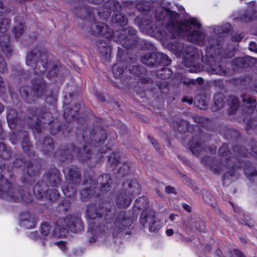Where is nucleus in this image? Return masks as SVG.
<instances>
[{"label": "nucleus", "instance_id": "42", "mask_svg": "<svg viewBox=\"0 0 257 257\" xmlns=\"http://www.w3.org/2000/svg\"><path fill=\"white\" fill-rule=\"evenodd\" d=\"M128 70L130 73L135 75H139V67L137 66H131L129 67Z\"/></svg>", "mask_w": 257, "mask_h": 257}, {"label": "nucleus", "instance_id": "57", "mask_svg": "<svg viewBox=\"0 0 257 257\" xmlns=\"http://www.w3.org/2000/svg\"><path fill=\"white\" fill-rule=\"evenodd\" d=\"M226 146L225 145H223L222 147H221L219 149V153L220 154V155H223V152L226 150Z\"/></svg>", "mask_w": 257, "mask_h": 257}, {"label": "nucleus", "instance_id": "15", "mask_svg": "<svg viewBox=\"0 0 257 257\" xmlns=\"http://www.w3.org/2000/svg\"><path fill=\"white\" fill-rule=\"evenodd\" d=\"M257 61L254 58L246 56L243 58H238L235 59L233 63L237 67H245L256 64Z\"/></svg>", "mask_w": 257, "mask_h": 257}, {"label": "nucleus", "instance_id": "5", "mask_svg": "<svg viewBox=\"0 0 257 257\" xmlns=\"http://www.w3.org/2000/svg\"><path fill=\"white\" fill-rule=\"evenodd\" d=\"M59 224L62 228H60L61 236H65L68 233V229L77 233L83 229V225L81 219L77 216L68 215L63 220H60Z\"/></svg>", "mask_w": 257, "mask_h": 257}, {"label": "nucleus", "instance_id": "1", "mask_svg": "<svg viewBox=\"0 0 257 257\" xmlns=\"http://www.w3.org/2000/svg\"><path fill=\"white\" fill-rule=\"evenodd\" d=\"M167 15L171 20L169 28H171V38H175V34L186 35L187 39L191 42L198 44L203 43L205 38V34L199 29L201 28V24L196 19L191 18L188 21L179 22L177 20L180 15L168 10L164 9Z\"/></svg>", "mask_w": 257, "mask_h": 257}, {"label": "nucleus", "instance_id": "30", "mask_svg": "<svg viewBox=\"0 0 257 257\" xmlns=\"http://www.w3.org/2000/svg\"><path fill=\"white\" fill-rule=\"evenodd\" d=\"M157 63L168 65L171 63V60L164 53H158L156 55Z\"/></svg>", "mask_w": 257, "mask_h": 257}, {"label": "nucleus", "instance_id": "14", "mask_svg": "<svg viewBox=\"0 0 257 257\" xmlns=\"http://www.w3.org/2000/svg\"><path fill=\"white\" fill-rule=\"evenodd\" d=\"M155 212L153 210L151 209L144 210L140 215V222L143 226L147 225L149 226V225L155 219Z\"/></svg>", "mask_w": 257, "mask_h": 257}, {"label": "nucleus", "instance_id": "22", "mask_svg": "<svg viewBox=\"0 0 257 257\" xmlns=\"http://www.w3.org/2000/svg\"><path fill=\"white\" fill-rule=\"evenodd\" d=\"M227 104L229 106L228 108L229 113H232L236 111L238 107L239 100L237 97L234 96H229L227 98Z\"/></svg>", "mask_w": 257, "mask_h": 257}, {"label": "nucleus", "instance_id": "11", "mask_svg": "<svg viewBox=\"0 0 257 257\" xmlns=\"http://www.w3.org/2000/svg\"><path fill=\"white\" fill-rule=\"evenodd\" d=\"M45 91L44 85L40 84L37 86H35L34 89L32 90L30 93H28V88H23L21 90V94L23 97H25V100L28 103H31L34 101V99L32 98V96H40L43 94Z\"/></svg>", "mask_w": 257, "mask_h": 257}, {"label": "nucleus", "instance_id": "36", "mask_svg": "<svg viewBox=\"0 0 257 257\" xmlns=\"http://www.w3.org/2000/svg\"><path fill=\"white\" fill-rule=\"evenodd\" d=\"M20 134L23 135L24 137V140L23 141L22 144L23 149L25 152L27 153V152L29 150L30 146L29 145L28 138L27 137V133L24 132L21 133Z\"/></svg>", "mask_w": 257, "mask_h": 257}, {"label": "nucleus", "instance_id": "20", "mask_svg": "<svg viewBox=\"0 0 257 257\" xmlns=\"http://www.w3.org/2000/svg\"><path fill=\"white\" fill-rule=\"evenodd\" d=\"M189 146L192 154L196 156L199 155V153L204 150L202 145L195 138L189 143Z\"/></svg>", "mask_w": 257, "mask_h": 257}, {"label": "nucleus", "instance_id": "38", "mask_svg": "<svg viewBox=\"0 0 257 257\" xmlns=\"http://www.w3.org/2000/svg\"><path fill=\"white\" fill-rule=\"evenodd\" d=\"M50 228L49 225L46 223H42L40 228V232L43 236L47 235L50 232Z\"/></svg>", "mask_w": 257, "mask_h": 257}, {"label": "nucleus", "instance_id": "50", "mask_svg": "<svg viewBox=\"0 0 257 257\" xmlns=\"http://www.w3.org/2000/svg\"><path fill=\"white\" fill-rule=\"evenodd\" d=\"M245 175L246 176H247L248 177H250V176H256L257 175V172L255 170H253V171H252V173L251 174H250L248 172V170H246L245 171Z\"/></svg>", "mask_w": 257, "mask_h": 257}, {"label": "nucleus", "instance_id": "28", "mask_svg": "<svg viewBox=\"0 0 257 257\" xmlns=\"http://www.w3.org/2000/svg\"><path fill=\"white\" fill-rule=\"evenodd\" d=\"M149 225V230L151 232H156L158 231L162 226V223L161 220L156 217Z\"/></svg>", "mask_w": 257, "mask_h": 257}, {"label": "nucleus", "instance_id": "40", "mask_svg": "<svg viewBox=\"0 0 257 257\" xmlns=\"http://www.w3.org/2000/svg\"><path fill=\"white\" fill-rule=\"evenodd\" d=\"M17 116L16 111L15 110H10L7 114V120L10 123V121H12L14 118Z\"/></svg>", "mask_w": 257, "mask_h": 257}, {"label": "nucleus", "instance_id": "13", "mask_svg": "<svg viewBox=\"0 0 257 257\" xmlns=\"http://www.w3.org/2000/svg\"><path fill=\"white\" fill-rule=\"evenodd\" d=\"M60 173L59 171L54 169L50 173L47 174L44 177V180L42 181L49 187L50 185L52 187H56L60 183Z\"/></svg>", "mask_w": 257, "mask_h": 257}, {"label": "nucleus", "instance_id": "44", "mask_svg": "<svg viewBox=\"0 0 257 257\" xmlns=\"http://www.w3.org/2000/svg\"><path fill=\"white\" fill-rule=\"evenodd\" d=\"M55 244L57 245L59 248L63 251H65L66 250V246L65 243L63 241H58L55 243Z\"/></svg>", "mask_w": 257, "mask_h": 257}, {"label": "nucleus", "instance_id": "61", "mask_svg": "<svg viewBox=\"0 0 257 257\" xmlns=\"http://www.w3.org/2000/svg\"><path fill=\"white\" fill-rule=\"evenodd\" d=\"M209 159H210L209 158H208V157L204 158L202 159V162L205 165L210 166V165L208 164V163H207V161Z\"/></svg>", "mask_w": 257, "mask_h": 257}, {"label": "nucleus", "instance_id": "48", "mask_svg": "<svg viewBox=\"0 0 257 257\" xmlns=\"http://www.w3.org/2000/svg\"><path fill=\"white\" fill-rule=\"evenodd\" d=\"M89 192H90V189H86L82 190L81 191L80 193L82 196H84V197H86L90 194Z\"/></svg>", "mask_w": 257, "mask_h": 257}, {"label": "nucleus", "instance_id": "16", "mask_svg": "<svg viewBox=\"0 0 257 257\" xmlns=\"http://www.w3.org/2000/svg\"><path fill=\"white\" fill-rule=\"evenodd\" d=\"M21 225L29 229L35 227V219L29 212H24L20 215Z\"/></svg>", "mask_w": 257, "mask_h": 257}, {"label": "nucleus", "instance_id": "12", "mask_svg": "<svg viewBox=\"0 0 257 257\" xmlns=\"http://www.w3.org/2000/svg\"><path fill=\"white\" fill-rule=\"evenodd\" d=\"M67 152L72 153V154L67 155L66 153H65L66 158L68 159H71V157L74 155H76L78 159L81 161H85L90 157L89 149H87V146H85L82 150H79L75 147L71 148L70 149H68Z\"/></svg>", "mask_w": 257, "mask_h": 257}, {"label": "nucleus", "instance_id": "3", "mask_svg": "<svg viewBox=\"0 0 257 257\" xmlns=\"http://www.w3.org/2000/svg\"><path fill=\"white\" fill-rule=\"evenodd\" d=\"M123 190L116 196V204L119 208L128 207L134 195H139L141 192L139 184L136 180L127 181L123 184Z\"/></svg>", "mask_w": 257, "mask_h": 257}, {"label": "nucleus", "instance_id": "55", "mask_svg": "<svg viewBox=\"0 0 257 257\" xmlns=\"http://www.w3.org/2000/svg\"><path fill=\"white\" fill-rule=\"evenodd\" d=\"M166 233L169 236H171L174 233V230L171 228L168 229L166 231Z\"/></svg>", "mask_w": 257, "mask_h": 257}, {"label": "nucleus", "instance_id": "27", "mask_svg": "<svg viewBox=\"0 0 257 257\" xmlns=\"http://www.w3.org/2000/svg\"><path fill=\"white\" fill-rule=\"evenodd\" d=\"M43 151L45 153H48L53 151V145L52 140L49 137L45 138L43 141Z\"/></svg>", "mask_w": 257, "mask_h": 257}, {"label": "nucleus", "instance_id": "51", "mask_svg": "<svg viewBox=\"0 0 257 257\" xmlns=\"http://www.w3.org/2000/svg\"><path fill=\"white\" fill-rule=\"evenodd\" d=\"M182 101L183 102H187L189 104H191L192 103V99L191 98H189L187 97H184L182 98Z\"/></svg>", "mask_w": 257, "mask_h": 257}, {"label": "nucleus", "instance_id": "21", "mask_svg": "<svg viewBox=\"0 0 257 257\" xmlns=\"http://www.w3.org/2000/svg\"><path fill=\"white\" fill-rule=\"evenodd\" d=\"M224 105L223 96L221 93H218L214 95V103L211 106V109L213 111H216L221 108Z\"/></svg>", "mask_w": 257, "mask_h": 257}, {"label": "nucleus", "instance_id": "31", "mask_svg": "<svg viewBox=\"0 0 257 257\" xmlns=\"http://www.w3.org/2000/svg\"><path fill=\"white\" fill-rule=\"evenodd\" d=\"M148 205L149 202L146 197H140L135 201V206L140 209L145 208Z\"/></svg>", "mask_w": 257, "mask_h": 257}, {"label": "nucleus", "instance_id": "8", "mask_svg": "<svg viewBox=\"0 0 257 257\" xmlns=\"http://www.w3.org/2000/svg\"><path fill=\"white\" fill-rule=\"evenodd\" d=\"M0 198L10 200L17 201L20 199L19 193L13 191L11 185L6 179L2 178L0 180Z\"/></svg>", "mask_w": 257, "mask_h": 257}, {"label": "nucleus", "instance_id": "32", "mask_svg": "<svg viewBox=\"0 0 257 257\" xmlns=\"http://www.w3.org/2000/svg\"><path fill=\"white\" fill-rule=\"evenodd\" d=\"M112 19L113 21L118 23L121 26L125 25L127 22V20L125 17L124 15L121 13L116 14Z\"/></svg>", "mask_w": 257, "mask_h": 257}, {"label": "nucleus", "instance_id": "7", "mask_svg": "<svg viewBox=\"0 0 257 257\" xmlns=\"http://www.w3.org/2000/svg\"><path fill=\"white\" fill-rule=\"evenodd\" d=\"M64 172L67 173V175L69 177V184L75 185L80 182V174L77 169H65ZM70 185H71L70 187L69 185H63L62 187V190L64 194L69 197L73 196L75 193V188L71 184Z\"/></svg>", "mask_w": 257, "mask_h": 257}, {"label": "nucleus", "instance_id": "46", "mask_svg": "<svg viewBox=\"0 0 257 257\" xmlns=\"http://www.w3.org/2000/svg\"><path fill=\"white\" fill-rule=\"evenodd\" d=\"M165 191L168 194L174 193L176 194L174 187L170 186H167L165 188Z\"/></svg>", "mask_w": 257, "mask_h": 257}, {"label": "nucleus", "instance_id": "24", "mask_svg": "<svg viewBox=\"0 0 257 257\" xmlns=\"http://www.w3.org/2000/svg\"><path fill=\"white\" fill-rule=\"evenodd\" d=\"M9 36L7 35H3L0 36V45L5 53H10L12 49L10 47Z\"/></svg>", "mask_w": 257, "mask_h": 257}, {"label": "nucleus", "instance_id": "6", "mask_svg": "<svg viewBox=\"0 0 257 257\" xmlns=\"http://www.w3.org/2000/svg\"><path fill=\"white\" fill-rule=\"evenodd\" d=\"M49 187L43 182H39L34 188V195L38 199L45 196L52 201L56 200L59 197V193L56 189L54 188L49 189Z\"/></svg>", "mask_w": 257, "mask_h": 257}, {"label": "nucleus", "instance_id": "60", "mask_svg": "<svg viewBox=\"0 0 257 257\" xmlns=\"http://www.w3.org/2000/svg\"><path fill=\"white\" fill-rule=\"evenodd\" d=\"M236 255L238 257H245L244 254L239 250L236 251Z\"/></svg>", "mask_w": 257, "mask_h": 257}, {"label": "nucleus", "instance_id": "33", "mask_svg": "<svg viewBox=\"0 0 257 257\" xmlns=\"http://www.w3.org/2000/svg\"><path fill=\"white\" fill-rule=\"evenodd\" d=\"M119 155L117 153H113L108 158V163L112 166L115 167L117 166L119 163Z\"/></svg>", "mask_w": 257, "mask_h": 257}, {"label": "nucleus", "instance_id": "41", "mask_svg": "<svg viewBox=\"0 0 257 257\" xmlns=\"http://www.w3.org/2000/svg\"><path fill=\"white\" fill-rule=\"evenodd\" d=\"M132 37H120L119 39L121 41V43L124 45V47H125L126 48H129L132 45L134 44L133 42H128V44H126L123 42V41L125 42L126 41H128L130 40Z\"/></svg>", "mask_w": 257, "mask_h": 257}, {"label": "nucleus", "instance_id": "2", "mask_svg": "<svg viewBox=\"0 0 257 257\" xmlns=\"http://www.w3.org/2000/svg\"><path fill=\"white\" fill-rule=\"evenodd\" d=\"M86 215L87 218L91 220V222L89 223L88 229L95 233L104 232L106 227L105 225L103 224L95 226V222H93V220L97 219V218H101L103 217L105 222L108 223L114 217L113 212H112L110 208H108L106 206L104 208H101L100 207L98 208L94 204L88 205L86 211Z\"/></svg>", "mask_w": 257, "mask_h": 257}, {"label": "nucleus", "instance_id": "59", "mask_svg": "<svg viewBox=\"0 0 257 257\" xmlns=\"http://www.w3.org/2000/svg\"><path fill=\"white\" fill-rule=\"evenodd\" d=\"M179 46H178V48L177 49V53H181L183 50V46H182V45L179 44Z\"/></svg>", "mask_w": 257, "mask_h": 257}, {"label": "nucleus", "instance_id": "49", "mask_svg": "<svg viewBox=\"0 0 257 257\" xmlns=\"http://www.w3.org/2000/svg\"><path fill=\"white\" fill-rule=\"evenodd\" d=\"M51 116V113L50 112H46L45 114H44V116H43L44 119L45 120L44 121V123H49L50 122V120H47L46 119V117H50Z\"/></svg>", "mask_w": 257, "mask_h": 257}, {"label": "nucleus", "instance_id": "62", "mask_svg": "<svg viewBox=\"0 0 257 257\" xmlns=\"http://www.w3.org/2000/svg\"><path fill=\"white\" fill-rule=\"evenodd\" d=\"M141 4H138L137 6V8L139 10H140L141 11H148V9L147 8H141Z\"/></svg>", "mask_w": 257, "mask_h": 257}, {"label": "nucleus", "instance_id": "19", "mask_svg": "<svg viewBox=\"0 0 257 257\" xmlns=\"http://www.w3.org/2000/svg\"><path fill=\"white\" fill-rule=\"evenodd\" d=\"M80 108V105L76 104L73 108L65 107L64 110V117L70 120V118L74 119L78 115V112Z\"/></svg>", "mask_w": 257, "mask_h": 257}, {"label": "nucleus", "instance_id": "9", "mask_svg": "<svg viewBox=\"0 0 257 257\" xmlns=\"http://www.w3.org/2000/svg\"><path fill=\"white\" fill-rule=\"evenodd\" d=\"M131 224L130 218L124 215L123 212H120L115 219L113 226L112 228V233L114 236L124 233L125 228Z\"/></svg>", "mask_w": 257, "mask_h": 257}, {"label": "nucleus", "instance_id": "35", "mask_svg": "<svg viewBox=\"0 0 257 257\" xmlns=\"http://www.w3.org/2000/svg\"><path fill=\"white\" fill-rule=\"evenodd\" d=\"M23 32L24 26L22 23L19 24L13 29V33L16 38L20 37L23 35Z\"/></svg>", "mask_w": 257, "mask_h": 257}, {"label": "nucleus", "instance_id": "10", "mask_svg": "<svg viewBox=\"0 0 257 257\" xmlns=\"http://www.w3.org/2000/svg\"><path fill=\"white\" fill-rule=\"evenodd\" d=\"M90 31L93 35H103L107 39L111 38L113 33L109 27L102 22L93 23L91 26Z\"/></svg>", "mask_w": 257, "mask_h": 257}, {"label": "nucleus", "instance_id": "47", "mask_svg": "<svg viewBox=\"0 0 257 257\" xmlns=\"http://www.w3.org/2000/svg\"><path fill=\"white\" fill-rule=\"evenodd\" d=\"M248 48L250 50L252 51H254L257 53V45L255 43H250Z\"/></svg>", "mask_w": 257, "mask_h": 257}, {"label": "nucleus", "instance_id": "43", "mask_svg": "<svg viewBox=\"0 0 257 257\" xmlns=\"http://www.w3.org/2000/svg\"><path fill=\"white\" fill-rule=\"evenodd\" d=\"M6 68V62L4 60V59L1 56H0V72H4Z\"/></svg>", "mask_w": 257, "mask_h": 257}, {"label": "nucleus", "instance_id": "34", "mask_svg": "<svg viewBox=\"0 0 257 257\" xmlns=\"http://www.w3.org/2000/svg\"><path fill=\"white\" fill-rule=\"evenodd\" d=\"M177 124V122H174L173 123V126L175 129L178 132L183 133L187 129L188 123L185 120H180L178 127L176 126V124Z\"/></svg>", "mask_w": 257, "mask_h": 257}, {"label": "nucleus", "instance_id": "52", "mask_svg": "<svg viewBox=\"0 0 257 257\" xmlns=\"http://www.w3.org/2000/svg\"><path fill=\"white\" fill-rule=\"evenodd\" d=\"M122 31L125 33V34L126 33V32L127 31V32L130 33L131 35H134L135 34V32H136L135 30H134V29H131L130 28H128V30L125 29L124 30H122Z\"/></svg>", "mask_w": 257, "mask_h": 257}, {"label": "nucleus", "instance_id": "54", "mask_svg": "<svg viewBox=\"0 0 257 257\" xmlns=\"http://www.w3.org/2000/svg\"><path fill=\"white\" fill-rule=\"evenodd\" d=\"M182 207L187 212H189L191 211V208H190V207L188 205H187V204H186L185 203H183L182 204Z\"/></svg>", "mask_w": 257, "mask_h": 257}, {"label": "nucleus", "instance_id": "37", "mask_svg": "<svg viewBox=\"0 0 257 257\" xmlns=\"http://www.w3.org/2000/svg\"><path fill=\"white\" fill-rule=\"evenodd\" d=\"M93 138L95 142L98 141V143H101L106 140V135L105 132L102 130L99 134H96Z\"/></svg>", "mask_w": 257, "mask_h": 257}, {"label": "nucleus", "instance_id": "39", "mask_svg": "<svg viewBox=\"0 0 257 257\" xmlns=\"http://www.w3.org/2000/svg\"><path fill=\"white\" fill-rule=\"evenodd\" d=\"M10 21L7 19H0V32H5L6 31L7 26L10 24Z\"/></svg>", "mask_w": 257, "mask_h": 257}, {"label": "nucleus", "instance_id": "56", "mask_svg": "<svg viewBox=\"0 0 257 257\" xmlns=\"http://www.w3.org/2000/svg\"><path fill=\"white\" fill-rule=\"evenodd\" d=\"M32 167H30L29 165L28 166V170H27V173L30 175V176H33V175H36V173L35 172H34V173H32L31 172V170H32Z\"/></svg>", "mask_w": 257, "mask_h": 257}, {"label": "nucleus", "instance_id": "26", "mask_svg": "<svg viewBox=\"0 0 257 257\" xmlns=\"http://www.w3.org/2000/svg\"><path fill=\"white\" fill-rule=\"evenodd\" d=\"M207 71L211 74L223 75L225 73V70L222 66L216 64L211 65Z\"/></svg>", "mask_w": 257, "mask_h": 257}, {"label": "nucleus", "instance_id": "53", "mask_svg": "<svg viewBox=\"0 0 257 257\" xmlns=\"http://www.w3.org/2000/svg\"><path fill=\"white\" fill-rule=\"evenodd\" d=\"M4 4L2 2L0 1V16H2L4 13Z\"/></svg>", "mask_w": 257, "mask_h": 257}, {"label": "nucleus", "instance_id": "18", "mask_svg": "<svg viewBox=\"0 0 257 257\" xmlns=\"http://www.w3.org/2000/svg\"><path fill=\"white\" fill-rule=\"evenodd\" d=\"M111 180L110 175L103 174L99 176L97 179V184L102 191H107L109 189V181Z\"/></svg>", "mask_w": 257, "mask_h": 257}, {"label": "nucleus", "instance_id": "25", "mask_svg": "<svg viewBox=\"0 0 257 257\" xmlns=\"http://www.w3.org/2000/svg\"><path fill=\"white\" fill-rule=\"evenodd\" d=\"M156 55L154 54H146L142 58V61L147 65H154L157 63Z\"/></svg>", "mask_w": 257, "mask_h": 257}, {"label": "nucleus", "instance_id": "45", "mask_svg": "<svg viewBox=\"0 0 257 257\" xmlns=\"http://www.w3.org/2000/svg\"><path fill=\"white\" fill-rule=\"evenodd\" d=\"M149 139L150 140V142L152 144V145L154 146L156 150H159L160 145L157 143L156 141L154 140L153 138H151L150 137H148Z\"/></svg>", "mask_w": 257, "mask_h": 257}, {"label": "nucleus", "instance_id": "23", "mask_svg": "<svg viewBox=\"0 0 257 257\" xmlns=\"http://www.w3.org/2000/svg\"><path fill=\"white\" fill-rule=\"evenodd\" d=\"M241 98L243 104L247 107L248 110H252L255 108L256 102L253 97L246 94H242Z\"/></svg>", "mask_w": 257, "mask_h": 257}, {"label": "nucleus", "instance_id": "63", "mask_svg": "<svg viewBox=\"0 0 257 257\" xmlns=\"http://www.w3.org/2000/svg\"><path fill=\"white\" fill-rule=\"evenodd\" d=\"M16 137V135L15 134H12L11 136H10V140L12 142V143L14 144H15L16 143V142L15 141L13 140V138H14L15 137Z\"/></svg>", "mask_w": 257, "mask_h": 257}, {"label": "nucleus", "instance_id": "4", "mask_svg": "<svg viewBox=\"0 0 257 257\" xmlns=\"http://www.w3.org/2000/svg\"><path fill=\"white\" fill-rule=\"evenodd\" d=\"M47 55L46 52L37 47L28 53L26 58V64L28 66L34 67L35 73L41 75L47 68Z\"/></svg>", "mask_w": 257, "mask_h": 257}, {"label": "nucleus", "instance_id": "17", "mask_svg": "<svg viewBox=\"0 0 257 257\" xmlns=\"http://www.w3.org/2000/svg\"><path fill=\"white\" fill-rule=\"evenodd\" d=\"M98 50L106 59H108L110 56L111 48L108 41L100 40L97 42Z\"/></svg>", "mask_w": 257, "mask_h": 257}, {"label": "nucleus", "instance_id": "58", "mask_svg": "<svg viewBox=\"0 0 257 257\" xmlns=\"http://www.w3.org/2000/svg\"><path fill=\"white\" fill-rule=\"evenodd\" d=\"M251 154L254 157H257V146L255 147L252 149Z\"/></svg>", "mask_w": 257, "mask_h": 257}, {"label": "nucleus", "instance_id": "29", "mask_svg": "<svg viewBox=\"0 0 257 257\" xmlns=\"http://www.w3.org/2000/svg\"><path fill=\"white\" fill-rule=\"evenodd\" d=\"M124 64L122 63H118L114 64L112 68V71L113 75L116 78H119L122 74Z\"/></svg>", "mask_w": 257, "mask_h": 257}, {"label": "nucleus", "instance_id": "64", "mask_svg": "<svg viewBox=\"0 0 257 257\" xmlns=\"http://www.w3.org/2000/svg\"><path fill=\"white\" fill-rule=\"evenodd\" d=\"M162 71L163 72H165V73H168V74L169 75H170L169 72H170V70L169 68H163Z\"/></svg>", "mask_w": 257, "mask_h": 257}]
</instances>
